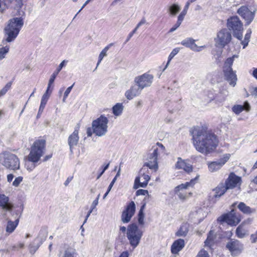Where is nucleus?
Returning a JSON list of instances; mask_svg holds the SVG:
<instances>
[{"mask_svg": "<svg viewBox=\"0 0 257 257\" xmlns=\"http://www.w3.org/2000/svg\"><path fill=\"white\" fill-rule=\"evenodd\" d=\"M186 15L181 13L178 16V20H177V21L178 22H179V23L181 24L182 21H183L184 19V17Z\"/></svg>", "mask_w": 257, "mask_h": 257, "instance_id": "nucleus-59", "label": "nucleus"}, {"mask_svg": "<svg viewBox=\"0 0 257 257\" xmlns=\"http://www.w3.org/2000/svg\"><path fill=\"white\" fill-rule=\"evenodd\" d=\"M16 227V224L14 222L9 221L8 222L7 226L6 227V231L9 233L13 232Z\"/></svg>", "mask_w": 257, "mask_h": 257, "instance_id": "nucleus-42", "label": "nucleus"}, {"mask_svg": "<svg viewBox=\"0 0 257 257\" xmlns=\"http://www.w3.org/2000/svg\"><path fill=\"white\" fill-rule=\"evenodd\" d=\"M208 97L209 98L208 101H211L212 100H215L216 99L215 94L214 93L213 90H210L208 92Z\"/></svg>", "mask_w": 257, "mask_h": 257, "instance_id": "nucleus-49", "label": "nucleus"}, {"mask_svg": "<svg viewBox=\"0 0 257 257\" xmlns=\"http://www.w3.org/2000/svg\"><path fill=\"white\" fill-rule=\"evenodd\" d=\"M196 150L204 155L212 152L218 145L217 136L204 127L194 126L190 132Z\"/></svg>", "mask_w": 257, "mask_h": 257, "instance_id": "nucleus-1", "label": "nucleus"}, {"mask_svg": "<svg viewBox=\"0 0 257 257\" xmlns=\"http://www.w3.org/2000/svg\"><path fill=\"white\" fill-rule=\"evenodd\" d=\"M251 33V30L250 29L248 30L247 31V32H246L245 35L244 39L249 41V39L250 38Z\"/></svg>", "mask_w": 257, "mask_h": 257, "instance_id": "nucleus-62", "label": "nucleus"}, {"mask_svg": "<svg viewBox=\"0 0 257 257\" xmlns=\"http://www.w3.org/2000/svg\"><path fill=\"white\" fill-rule=\"evenodd\" d=\"M148 194V191L144 189H139L136 192V195L138 196L140 195H146Z\"/></svg>", "mask_w": 257, "mask_h": 257, "instance_id": "nucleus-50", "label": "nucleus"}, {"mask_svg": "<svg viewBox=\"0 0 257 257\" xmlns=\"http://www.w3.org/2000/svg\"><path fill=\"white\" fill-rule=\"evenodd\" d=\"M123 109L122 104L117 103L112 107V112L114 115L119 116L122 113Z\"/></svg>", "mask_w": 257, "mask_h": 257, "instance_id": "nucleus-36", "label": "nucleus"}, {"mask_svg": "<svg viewBox=\"0 0 257 257\" xmlns=\"http://www.w3.org/2000/svg\"><path fill=\"white\" fill-rule=\"evenodd\" d=\"M241 178L236 176L234 173H231L225 182V186L228 189L235 187L241 182Z\"/></svg>", "mask_w": 257, "mask_h": 257, "instance_id": "nucleus-20", "label": "nucleus"}, {"mask_svg": "<svg viewBox=\"0 0 257 257\" xmlns=\"http://www.w3.org/2000/svg\"><path fill=\"white\" fill-rule=\"evenodd\" d=\"M52 85V84H50V83H48L47 90L45 93L43 95L41 100H44L47 102L49 96L52 92V90H50Z\"/></svg>", "mask_w": 257, "mask_h": 257, "instance_id": "nucleus-40", "label": "nucleus"}, {"mask_svg": "<svg viewBox=\"0 0 257 257\" xmlns=\"http://www.w3.org/2000/svg\"><path fill=\"white\" fill-rule=\"evenodd\" d=\"M179 51H180L179 48H174L172 51V52L170 53V54L168 57L167 63L165 68H164L163 71L167 68V67H168L169 64L170 63V61H171V60L174 57V56L176 55H177L179 53Z\"/></svg>", "mask_w": 257, "mask_h": 257, "instance_id": "nucleus-39", "label": "nucleus"}, {"mask_svg": "<svg viewBox=\"0 0 257 257\" xmlns=\"http://www.w3.org/2000/svg\"><path fill=\"white\" fill-rule=\"evenodd\" d=\"M143 235V231L139 228L136 223H131L127 226L126 237L133 248L139 244Z\"/></svg>", "mask_w": 257, "mask_h": 257, "instance_id": "nucleus-3", "label": "nucleus"}, {"mask_svg": "<svg viewBox=\"0 0 257 257\" xmlns=\"http://www.w3.org/2000/svg\"><path fill=\"white\" fill-rule=\"evenodd\" d=\"M213 232L212 230H210L208 234V236L207 237V239L205 241V245L206 246H210L211 245V242H212L213 240Z\"/></svg>", "mask_w": 257, "mask_h": 257, "instance_id": "nucleus-46", "label": "nucleus"}, {"mask_svg": "<svg viewBox=\"0 0 257 257\" xmlns=\"http://www.w3.org/2000/svg\"><path fill=\"white\" fill-rule=\"evenodd\" d=\"M12 86V82H8L4 87H3L0 90V97L3 96L6 94V93L8 92V91L11 88Z\"/></svg>", "mask_w": 257, "mask_h": 257, "instance_id": "nucleus-44", "label": "nucleus"}, {"mask_svg": "<svg viewBox=\"0 0 257 257\" xmlns=\"http://www.w3.org/2000/svg\"><path fill=\"white\" fill-rule=\"evenodd\" d=\"M188 224L186 223H183L180 227L178 230L176 232L175 235L177 236L185 237L188 232Z\"/></svg>", "mask_w": 257, "mask_h": 257, "instance_id": "nucleus-32", "label": "nucleus"}, {"mask_svg": "<svg viewBox=\"0 0 257 257\" xmlns=\"http://www.w3.org/2000/svg\"><path fill=\"white\" fill-rule=\"evenodd\" d=\"M244 107L242 105L238 104L234 105L232 107V111L236 114H239L240 113L244 110Z\"/></svg>", "mask_w": 257, "mask_h": 257, "instance_id": "nucleus-43", "label": "nucleus"}, {"mask_svg": "<svg viewBox=\"0 0 257 257\" xmlns=\"http://www.w3.org/2000/svg\"><path fill=\"white\" fill-rule=\"evenodd\" d=\"M109 166V163L101 166V167L100 168L101 171L99 172V174L98 175V176L97 177V179H99V178L103 175V174L104 173V172L108 168Z\"/></svg>", "mask_w": 257, "mask_h": 257, "instance_id": "nucleus-47", "label": "nucleus"}, {"mask_svg": "<svg viewBox=\"0 0 257 257\" xmlns=\"http://www.w3.org/2000/svg\"><path fill=\"white\" fill-rule=\"evenodd\" d=\"M175 168L177 169H183L187 173L191 172L193 170L192 166L187 163L180 157L178 158L177 162L175 164Z\"/></svg>", "mask_w": 257, "mask_h": 257, "instance_id": "nucleus-22", "label": "nucleus"}, {"mask_svg": "<svg viewBox=\"0 0 257 257\" xmlns=\"http://www.w3.org/2000/svg\"><path fill=\"white\" fill-rule=\"evenodd\" d=\"M0 206L7 210L12 209V205L9 202V198L4 194H0Z\"/></svg>", "mask_w": 257, "mask_h": 257, "instance_id": "nucleus-30", "label": "nucleus"}, {"mask_svg": "<svg viewBox=\"0 0 257 257\" xmlns=\"http://www.w3.org/2000/svg\"><path fill=\"white\" fill-rule=\"evenodd\" d=\"M47 231L43 228L41 229L39 232L38 237L35 238L28 245L29 252L33 255L46 240L47 236Z\"/></svg>", "mask_w": 257, "mask_h": 257, "instance_id": "nucleus-7", "label": "nucleus"}, {"mask_svg": "<svg viewBox=\"0 0 257 257\" xmlns=\"http://www.w3.org/2000/svg\"><path fill=\"white\" fill-rule=\"evenodd\" d=\"M226 248L229 250L231 255H237L243 248V244L238 240H230L226 244Z\"/></svg>", "mask_w": 257, "mask_h": 257, "instance_id": "nucleus-15", "label": "nucleus"}, {"mask_svg": "<svg viewBox=\"0 0 257 257\" xmlns=\"http://www.w3.org/2000/svg\"><path fill=\"white\" fill-rule=\"evenodd\" d=\"M153 78V75L145 73L141 76L136 77L134 82L143 89L144 88L151 85Z\"/></svg>", "mask_w": 257, "mask_h": 257, "instance_id": "nucleus-13", "label": "nucleus"}, {"mask_svg": "<svg viewBox=\"0 0 257 257\" xmlns=\"http://www.w3.org/2000/svg\"><path fill=\"white\" fill-rule=\"evenodd\" d=\"M250 240L251 243H255L257 241V231L250 235Z\"/></svg>", "mask_w": 257, "mask_h": 257, "instance_id": "nucleus-56", "label": "nucleus"}, {"mask_svg": "<svg viewBox=\"0 0 257 257\" xmlns=\"http://www.w3.org/2000/svg\"><path fill=\"white\" fill-rule=\"evenodd\" d=\"M108 118L103 114H101L99 117L92 122V128L93 132L98 137H102L107 132Z\"/></svg>", "mask_w": 257, "mask_h": 257, "instance_id": "nucleus-4", "label": "nucleus"}, {"mask_svg": "<svg viewBox=\"0 0 257 257\" xmlns=\"http://www.w3.org/2000/svg\"><path fill=\"white\" fill-rule=\"evenodd\" d=\"M5 31L6 38L2 41L3 45L5 44L6 42H11L14 40L16 37V18H13L10 20L9 23L6 27Z\"/></svg>", "mask_w": 257, "mask_h": 257, "instance_id": "nucleus-10", "label": "nucleus"}, {"mask_svg": "<svg viewBox=\"0 0 257 257\" xmlns=\"http://www.w3.org/2000/svg\"><path fill=\"white\" fill-rule=\"evenodd\" d=\"M229 155L226 154L223 158L217 161L212 162L208 164V169L210 171L213 172L220 169L222 166L228 160Z\"/></svg>", "mask_w": 257, "mask_h": 257, "instance_id": "nucleus-19", "label": "nucleus"}, {"mask_svg": "<svg viewBox=\"0 0 257 257\" xmlns=\"http://www.w3.org/2000/svg\"><path fill=\"white\" fill-rule=\"evenodd\" d=\"M232 39L231 32L227 28L221 29L217 34L216 44L221 48L228 44Z\"/></svg>", "mask_w": 257, "mask_h": 257, "instance_id": "nucleus-9", "label": "nucleus"}, {"mask_svg": "<svg viewBox=\"0 0 257 257\" xmlns=\"http://www.w3.org/2000/svg\"><path fill=\"white\" fill-rule=\"evenodd\" d=\"M199 176H197L195 178L191 179L189 182H187L184 184H181L175 188L174 192L178 194L181 190L186 189L189 187H193L196 183Z\"/></svg>", "mask_w": 257, "mask_h": 257, "instance_id": "nucleus-25", "label": "nucleus"}, {"mask_svg": "<svg viewBox=\"0 0 257 257\" xmlns=\"http://www.w3.org/2000/svg\"><path fill=\"white\" fill-rule=\"evenodd\" d=\"M18 197H17V215L20 214V217L23 213L24 203L26 201V196L23 192L19 193Z\"/></svg>", "mask_w": 257, "mask_h": 257, "instance_id": "nucleus-24", "label": "nucleus"}, {"mask_svg": "<svg viewBox=\"0 0 257 257\" xmlns=\"http://www.w3.org/2000/svg\"><path fill=\"white\" fill-rule=\"evenodd\" d=\"M179 87L178 82L176 80H174L172 83L171 84L170 87L168 88L169 89L171 88L172 90H175V88L178 89Z\"/></svg>", "mask_w": 257, "mask_h": 257, "instance_id": "nucleus-53", "label": "nucleus"}, {"mask_svg": "<svg viewBox=\"0 0 257 257\" xmlns=\"http://www.w3.org/2000/svg\"><path fill=\"white\" fill-rule=\"evenodd\" d=\"M158 148H155L152 153L148 154L147 160L148 162H146L143 166L150 169L154 170L155 171L158 169Z\"/></svg>", "mask_w": 257, "mask_h": 257, "instance_id": "nucleus-12", "label": "nucleus"}, {"mask_svg": "<svg viewBox=\"0 0 257 257\" xmlns=\"http://www.w3.org/2000/svg\"><path fill=\"white\" fill-rule=\"evenodd\" d=\"M142 89L136 83L132 85L131 88L125 92V96L128 100H132L134 97L139 96Z\"/></svg>", "mask_w": 257, "mask_h": 257, "instance_id": "nucleus-21", "label": "nucleus"}, {"mask_svg": "<svg viewBox=\"0 0 257 257\" xmlns=\"http://www.w3.org/2000/svg\"><path fill=\"white\" fill-rule=\"evenodd\" d=\"M180 10V7L176 4L170 6L169 8V11L171 15L175 16Z\"/></svg>", "mask_w": 257, "mask_h": 257, "instance_id": "nucleus-38", "label": "nucleus"}, {"mask_svg": "<svg viewBox=\"0 0 257 257\" xmlns=\"http://www.w3.org/2000/svg\"><path fill=\"white\" fill-rule=\"evenodd\" d=\"M46 103H47V102L44 101V100L41 101V104H40V105L39 107V113L43 112Z\"/></svg>", "mask_w": 257, "mask_h": 257, "instance_id": "nucleus-54", "label": "nucleus"}, {"mask_svg": "<svg viewBox=\"0 0 257 257\" xmlns=\"http://www.w3.org/2000/svg\"><path fill=\"white\" fill-rule=\"evenodd\" d=\"M190 3H189V1H187V2L186 3L184 8V9L181 12L182 13L185 14V15H186L187 13V11L188 10V8L189 7V6L190 5Z\"/></svg>", "mask_w": 257, "mask_h": 257, "instance_id": "nucleus-58", "label": "nucleus"}, {"mask_svg": "<svg viewBox=\"0 0 257 257\" xmlns=\"http://www.w3.org/2000/svg\"><path fill=\"white\" fill-rule=\"evenodd\" d=\"M79 125L78 124L75 127L74 132L68 138V144L69 147L70 151L71 154L73 153V148L78 143L79 137L78 136Z\"/></svg>", "mask_w": 257, "mask_h": 257, "instance_id": "nucleus-18", "label": "nucleus"}, {"mask_svg": "<svg viewBox=\"0 0 257 257\" xmlns=\"http://www.w3.org/2000/svg\"><path fill=\"white\" fill-rule=\"evenodd\" d=\"M185 246V241L183 239L179 238L174 241L171 245V250L173 254H178Z\"/></svg>", "mask_w": 257, "mask_h": 257, "instance_id": "nucleus-23", "label": "nucleus"}, {"mask_svg": "<svg viewBox=\"0 0 257 257\" xmlns=\"http://www.w3.org/2000/svg\"><path fill=\"white\" fill-rule=\"evenodd\" d=\"M66 61L65 60L62 61L61 63L59 64L58 67L57 68V69L55 70V71L53 73V74L51 75L50 78L49 80V83L50 84H52L55 79H56L57 75L60 72V71L62 70L63 67L65 65Z\"/></svg>", "mask_w": 257, "mask_h": 257, "instance_id": "nucleus-31", "label": "nucleus"}, {"mask_svg": "<svg viewBox=\"0 0 257 257\" xmlns=\"http://www.w3.org/2000/svg\"><path fill=\"white\" fill-rule=\"evenodd\" d=\"M222 54V51H217L216 52V53L214 54V56L216 59V62L217 63L220 62V60H219V58L221 57Z\"/></svg>", "mask_w": 257, "mask_h": 257, "instance_id": "nucleus-55", "label": "nucleus"}, {"mask_svg": "<svg viewBox=\"0 0 257 257\" xmlns=\"http://www.w3.org/2000/svg\"><path fill=\"white\" fill-rule=\"evenodd\" d=\"M256 9H249L245 6H241L237 10V13L246 21L247 25H249L254 18Z\"/></svg>", "mask_w": 257, "mask_h": 257, "instance_id": "nucleus-11", "label": "nucleus"}, {"mask_svg": "<svg viewBox=\"0 0 257 257\" xmlns=\"http://www.w3.org/2000/svg\"><path fill=\"white\" fill-rule=\"evenodd\" d=\"M15 156L9 153H3L0 155V161L6 167L15 170Z\"/></svg>", "mask_w": 257, "mask_h": 257, "instance_id": "nucleus-17", "label": "nucleus"}, {"mask_svg": "<svg viewBox=\"0 0 257 257\" xmlns=\"http://www.w3.org/2000/svg\"><path fill=\"white\" fill-rule=\"evenodd\" d=\"M227 29L233 32V35L239 40L242 38L243 25L237 16L230 17L227 19Z\"/></svg>", "mask_w": 257, "mask_h": 257, "instance_id": "nucleus-6", "label": "nucleus"}, {"mask_svg": "<svg viewBox=\"0 0 257 257\" xmlns=\"http://www.w3.org/2000/svg\"><path fill=\"white\" fill-rule=\"evenodd\" d=\"M136 211V205L134 201H131L122 211L121 220L123 223H128L134 216Z\"/></svg>", "mask_w": 257, "mask_h": 257, "instance_id": "nucleus-14", "label": "nucleus"}, {"mask_svg": "<svg viewBox=\"0 0 257 257\" xmlns=\"http://www.w3.org/2000/svg\"><path fill=\"white\" fill-rule=\"evenodd\" d=\"M148 171V168L143 166L140 171V176L136 177L134 182V188L137 189L139 187L145 188L148 182L151 179L149 175L146 173Z\"/></svg>", "mask_w": 257, "mask_h": 257, "instance_id": "nucleus-8", "label": "nucleus"}, {"mask_svg": "<svg viewBox=\"0 0 257 257\" xmlns=\"http://www.w3.org/2000/svg\"><path fill=\"white\" fill-rule=\"evenodd\" d=\"M195 40L191 38H187L181 42V44L183 46L189 48L193 51H200L197 50L198 46L195 43Z\"/></svg>", "mask_w": 257, "mask_h": 257, "instance_id": "nucleus-27", "label": "nucleus"}, {"mask_svg": "<svg viewBox=\"0 0 257 257\" xmlns=\"http://www.w3.org/2000/svg\"><path fill=\"white\" fill-rule=\"evenodd\" d=\"M118 257H129V253L128 251H124L122 252Z\"/></svg>", "mask_w": 257, "mask_h": 257, "instance_id": "nucleus-64", "label": "nucleus"}, {"mask_svg": "<svg viewBox=\"0 0 257 257\" xmlns=\"http://www.w3.org/2000/svg\"><path fill=\"white\" fill-rule=\"evenodd\" d=\"M9 47L8 46L0 48V60L5 57V55L8 53Z\"/></svg>", "mask_w": 257, "mask_h": 257, "instance_id": "nucleus-45", "label": "nucleus"}, {"mask_svg": "<svg viewBox=\"0 0 257 257\" xmlns=\"http://www.w3.org/2000/svg\"><path fill=\"white\" fill-rule=\"evenodd\" d=\"M247 221H244L240 224L236 229V235L239 238H243L246 235V231L243 228V224L245 223Z\"/></svg>", "mask_w": 257, "mask_h": 257, "instance_id": "nucleus-33", "label": "nucleus"}, {"mask_svg": "<svg viewBox=\"0 0 257 257\" xmlns=\"http://www.w3.org/2000/svg\"><path fill=\"white\" fill-rule=\"evenodd\" d=\"M100 194H99L97 195L96 198L92 203V204L91 205V208H92V209H94L96 207V206L98 205V200H99V199L100 197Z\"/></svg>", "mask_w": 257, "mask_h": 257, "instance_id": "nucleus-52", "label": "nucleus"}, {"mask_svg": "<svg viewBox=\"0 0 257 257\" xmlns=\"http://www.w3.org/2000/svg\"><path fill=\"white\" fill-rule=\"evenodd\" d=\"M115 181H116V177H114V178L111 181V183L109 185L108 187L107 188V189L108 190V191H110L111 190V189L113 185H114V183L115 182Z\"/></svg>", "mask_w": 257, "mask_h": 257, "instance_id": "nucleus-63", "label": "nucleus"}, {"mask_svg": "<svg viewBox=\"0 0 257 257\" xmlns=\"http://www.w3.org/2000/svg\"><path fill=\"white\" fill-rule=\"evenodd\" d=\"M145 206L146 203H144L143 205H142L138 214V223L140 225H143L144 224L145 214L144 213V210L145 207Z\"/></svg>", "mask_w": 257, "mask_h": 257, "instance_id": "nucleus-35", "label": "nucleus"}, {"mask_svg": "<svg viewBox=\"0 0 257 257\" xmlns=\"http://www.w3.org/2000/svg\"><path fill=\"white\" fill-rule=\"evenodd\" d=\"M196 257H209V255L207 251L202 249L198 252Z\"/></svg>", "mask_w": 257, "mask_h": 257, "instance_id": "nucleus-51", "label": "nucleus"}, {"mask_svg": "<svg viewBox=\"0 0 257 257\" xmlns=\"http://www.w3.org/2000/svg\"><path fill=\"white\" fill-rule=\"evenodd\" d=\"M74 85V83H73L71 86L68 87L67 88V89L65 90L63 98V102L65 101L66 99L67 98V97L69 95V93H70Z\"/></svg>", "mask_w": 257, "mask_h": 257, "instance_id": "nucleus-48", "label": "nucleus"}, {"mask_svg": "<svg viewBox=\"0 0 257 257\" xmlns=\"http://www.w3.org/2000/svg\"><path fill=\"white\" fill-rule=\"evenodd\" d=\"M77 253L74 249L68 248L64 251L62 257H77Z\"/></svg>", "mask_w": 257, "mask_h": 257, "instance_id": "nucleus-37", "label": "nucleus"}, {"mask_svg": "<svg viewBox=\"0 0 257 257\" xmlns=\"http://www.w3.org/2000/svg\"><path fill=\"white\" fill-rule=\"evenodd\" d=\"M138 29L135 28L128 35L127 38L126 40V42H128L130 39L133 37L134 34L136 32Z\"/></svg>", "mask_w": 257, "mask_h": 257, "instance_id": "nucleus-60", "label": "nucleus"}, {"mask_svg": "<svg viewBox=\"0 0 257 257\" xmlns=\"http://www.w3.org/2000/svg\"><path fill=\"white\" fill-rule=\"evenodd\" d=\"M228 190L224 184H219L215 189H214V194L213 195V198H214L215 201L216 199H218L220 196L223 195L225 192Z\"/></svg>", "mask_w": 257, "mask_h": 257, "instance_id": "nucleus-28", "label": "nucleus"}, {"mask_svg": "<svg viewBox=\"0 0 257 257\" xmlns=\"http://www.w3.org/2000/svg\"><path fill=\"white\" fill-rule=\"evenodd\" d=\"M25 13L23 10L17 11V36L24 25Z\"/></svg>", "mask_w": 257, "mask_h": 257, "instance_id": "nucleus-29", "label": "nucleus"}, {"mask_svg": "<svg viewBox=\"0 0 257 257\" xmlns=\"http://www.w3.org/2000/svg\"><path fill=\"white\" fill-rule=\"evenodd\" d=\"M232 66V59L227 58L224 63L222 72L225 80L229 83V85L234 87L236 84L237 78L236 71L233 70Z\"/></svg>", "mask_w": 257, "mask_h": 257, "instance_id": "nucleus-5", "label": "nucleus"}, {"mask_svg": "<svg viewBox=\"0 0 257 257\" xmlns=\"http://www.w3.org/2000/svg\"><path fill=\"white\" fill-rule=\"evenodd\" d=\"M218 220L221 222H226L230 226H236L240 221L232 211L222 215L218 218Z\"/></svg>", "mask_w": 257, "mask_h": 257, "instance_id": "nucleus-16", "label": "nucleus"}, {"mask_svg": "<svg viewBox=\"0 0 257 257\" xmlns=\"http://www.w3.org/2000/svg\"><path fill=\"white\" fill-rule=\"evenodd\" d=\"M113 45L112 43H110L109 45H108L107 46H106L100 52V53L98 57V60L97 63L96 67L94 70L95 71L96 69L97 66L99 65V63L101 62L102 60L103 59V57L105 56H106V53L107 51L109 50V48Z\"/></svg>", "mask_w": 257, "mask_h": 257, "instance_id": "nucleus-34", "label": "nucleus"}, {"mask_svg": "<svg viewBox=\"0 0 257 257\" xmlns=\"http://www.w3.org/2000/svg\"><path fill=\"white\" fill-rule=\"evenodd\" d=\"M46 150V141L44 139L36 140L32 145L28 156L29 160L38 163L43 155Z\"/></svg>", "mask_w": 257, "mask_h": 257, "instance_id": "nucleus-2", "label": "nucleus"}, {"mask_svg": "<svg viewBox=\"0 0 257 257\" xmlns=\"http://www.w3.org/2000/svg\"><path fill=\"white\" fill-rule=\"evenodd\" d=\"M146 23V20L145 18H143L141 21L137 24L136 26V28L138 29V28L141 26L142 25L145 24Z\"/></svg>", "mask_w": 257, "mask_h": 257, "instance_id": "nucleus-61", "label": "nucleus"}, {"mask_svg": "<svg viewBox=\"0 0 257 257\" xmlns=\"http://www.w3.org/2000/svg\"><path fill=\"white\" fill-rule=\"evenodd\" d=\"M181 24L177 22V23L170 29L169 32L172 33L175 31L178 28L180 27Z\"/></svg>", "mask_w": 257, "mask_h": 257, "instance_id": "nucleus-57", "label": "nucleus"}, {"mask_svg": "<svg viewBox=\"0 0 257 257\" xmlns=\"http://www.w3.org/2000/svg\"><path fill=\"white\" fill-rule=\"evenodd\" d=\"M36 163H34L29 160V156H28V160L25 163V167L27 168V170L32 171L37 166Z\"/></svg>", "mask_w": 257, "mask_h": 257, "instance_id": "nucleus-41", "label": "nucleus"}, {"mask_svg": "<svg viewBox=\"0 0 257 257\" xmlns=\"http://www.w3.org/2000/svg\"><path fill=\"white\" fill-rule=\"evenodd\" d=\"M238 209L243 214L250 215L255 213L256 209L247 206L244 202H240L237 205Z\"/></svg>", "mask_w": 257, "mask_h": 257, "instance_id": "nucleus-26", "label": "nucleus"}]
</instances>
